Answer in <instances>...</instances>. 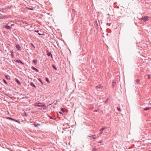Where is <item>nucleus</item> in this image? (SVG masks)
<instances>
[{
    "label": "nucleus",
    "instance_id": "obj_1",
    "mask_svg": "<svg viewBox=\"0 0 151 151\" xmlns=\"http://www.w3.org/2000/svg\"><path fill=\"white\" fill-rule=\"evenodd\" d=\"M35 106H36L39 107H46V105L45 104H42L41 103H36L35 104Z\"/></svg>",
    "mask_w": 151,
    "mask_h": 151
},
{
    "label": "nucleus",
    "instance_id": "obj_2",
    "mask_svg": "<svg viewBox=\"0 0 151 151\" xmlns=\"http://www.w3.org/2000/svg\"><path fill=\"white\" fill-rule=\"evenodd\" d=\"M95 136V135H93L92 136H88V140L92 141V139H96V138L93 137Z\"/></svg>",
    "mask_w": 151,
    "mask_h": 151
},
{
    "label": "nucleus",
    "instance_id": "obj_3",
    "mask_svg": "<svg viewBox=\"0 0 151 151\" xmlns=\"http://www.w3.org/2000/svg\"><path fill=\"white\" fill-rule=\"evenodd\" d=\"M103 88V86L101 85H99L97 86H96L95 87V88L96 89H102Z\"/></svg>",
    "mask_w": 151,
    "mask_h": 151
},
{
    "label": "nucleus",
    "instance_id": "obj_4",
    "mask_svg": "<svg viewBox=\"0 0 151 151\" xmlns=\"http://www.w3.org/2000/svg\"><path fill=\"white\" fill-rule=\"evenodd\" d=\"M94 26L96 27V28H99L98 27V24L97 22V21L96 20H95L94 22Z\"/></svg>",
    "mask_w": 151,
    "mask_h": 151
},
{
    "label": "nucleus",
    "instance_id": "obj_5",
    "mask_svg": "<svg viewBox=\"0 0 151 151\" xmlns=\"http://www.w3.org/2000/svg\"><path fill=\"white\" fill-rule=\"evenodd\" d=\"M14 61L15 62L20 63L22 65H24V63L20 60H15Z\"/></svg>",
    "mask_w": 151,
    "mask_h": 151
},
{
    "label": "nucleus",
    "instance_id": "obj_6",
    "mask_svg": "<svg viewBox=\"0 0 151 151\" xmlns=\"http://www.w3.org/2000/svg\"><path fill=\"white\" fill-rule=\"evenodd\" d=\"M112 87H114L116 85V82L115 80H113L112 82Z\"/></svg>",
    "mask_w": 151,
    "mask_h": 151
},
{
    "label": "nucleus",
    "instance_id": "obj_7",
    "mask_svg": "<svg viewBox=\"0 0 151 151\" xmlns=\"http://www.w3.org/2000/svg\"><path fill=\"white\" fill-rule=\"evenodd\" d=\"M19 22L21 23V24H27V22L25 21H23L22 20H21V21H19Z\"/></svg>",
    "mask_w": 151,
    "mask_h": 151
},
{
    "label": "nucleus",
    "instance_id": "obj_8",
    "mask_svg": "<svg viewBox=\"0 0 151 151\" xmlns=\"http://www.w3.org/2000/svg\"><path fill=\"white\" fill-rule=\"evenodd\" d=\"M16 47L18 49V50L19 51H20L21 50V47L18 44H17L16 45Z\"/></svg>",
    "mask_w": 151,
    "mask_h": 151
},
{
    "label": "nucleus",
    "instance_id": "obj_9",
    "mask_svg": "<svg viewBox=\"0 0 151 151\" xmlns=\"http://www.w3.org/2000/svg\"><path fill=\"white\" fill-rule=\"evenodd\" d=\"M30 85L31 86H32L33 87H34L35 88H36V86L34 84V83L33 82H30Z\"/></svg>",
    "mask_w": 151,
    "mask_h": 151
},
{
    "label": "nucleus",
    "instance_id": "obj_10",
    "mask_svg": "<svg viewBox=\"0 0 151 151\" xmlns=\"http://www.w3.org/2000/svg\"><path fill=\"white\" fill-rule=\"evenodd\" d=\"M106 129V128L105 127H103V128H101L100 130V131L101 132L100 133H99V134H102L103 133V130H104V129Z\"/></svg>",
    "mask_w": 151,
    "mask_h": 151
},
{
    "label": "nucleus",
    "instance_id": "obj_11",
    "mask_svg": "<svg viewBox=\"0 0 151 151\" xmlns=\"http://www.w3.org/2000/svg\"><path fill=\"white\" fill-rule=\"evenodd\" d=\"M31 68L35 70L36 72H38L39 71V70L35 68L33 66H32Z\"/></svg>",
    "mask_w": 151,
    "mask_h": 151
},
{
    "label": "nucleus",
    "instance_id": "obj_12",
    "mask_svg": "<svg viewBox=\"0 0 151 151\" xmlns=\"http://www.w3.org/2000/svg\"><path fill=\"white\" fill-rule=\"evenodd\" d=\"M4 27L6 28L7 29H11L12 28L11 27L8 26H6Z\"/></svg>",
    "mask_w": 151,
    "mask_h": 151
},
{
    "label": "nucleus",
    "instance_id": "obj_13",
    "mask_svg": "<svg viewBox=\"0 0 151 151\" xmlns=\"http://www.w3.org/2000/svg\"><path fill=\"white\" fill-rule=\"evenodd\" d=\"M6 119H8V120H12V121H13L14 120V119H13L12 118H11V117H6Z\"/></svg>",
    "mask_w": 151,
    "mask_h": 151
},
{
    "label": "nucleus",
    "instance_id": "obj_14",
    "mask_svg": "<svg viewBox=\"0 0 151 151\" xmlns=\"http://www.w3.org/2000/svg\"><path fill=\"white\" fill-rule=\"evenodd\" d=\"M34 126L36 127H38L39 126H40V124H37L36 123H34Z\"/></svg>",
    "mask_w": 151,
    "mask_h": 151
},
{
    "label": "nucleus",
    "instance_id": "obj_15",
    "mask_svg": "<svg viewBox=\"0 0 151 151\" xmlns=\"http://www.w3.org/2000/svg\"><path fill=\"white\" fill-rule=\"evenodd\" d=\"M10 52L11 53V56L12 57V58H13L14 57V52L13 51H11Z\"/></svg>",
    "mask_w": 151,
    "mask_h": 151
},
{
    "label": "nucleus",
    "instance_id": "obj_16",
    "mask_svg": "<svg viewBox=\"0 0 151 151\" xmlns=\"http://www.w3.org/2000/svg\"><path fill=\"white\" fill-rule=\"evenodd\" d=\"M33 63H34L35 65H36L37 63V60H33Z\"/></svg>",
    "mask_w": 151,
    "mask_h": 151
},
{
    "label": "nucleus",
    "instance_id": "obj_17",
    "mask_svg": "<svg viewBox=\"0 0 151 151\" xmlns=\"http://www.w3.org/2000/svg\"><path fill=\"white\" fill-rule=\"evenodd\" d=\"M139 21V22H140V21H143L144 22H146L148 21V19H138Z\"/></svg>",
    "mask_w": 151,
    "mask_h": 151
},
{
    "label": "nucleus",
    "instance_id": "obj_18",
    "mask_svg": "<svg viewBox=\"0 0 151 151\" xmlns=\"http://www.w3.org/2000/svg\"><path fill=\"white\" fill-rule=\"evenodd\" d=\"M92 151H97V149L95 147L92 149Z\"/></svg>",
    "mask_w": 151,
    "mask_h": 151
},
{
    "label": "nucleus",
    "instance_id": "obj_19",
    "mask_svg": "<svg viewBox=\"0 0 151 151\" xmlns=\"http://www.w3.org/2000/svg\"><path fill=\"white\" fill-rule=\"evenodd\" d=\"M16 81L17 83H18L19 84V85H21V83H20V82L19 81L18 79H16Z\"/></svg>",
    "mask_w": 151,
    "mask_h": 151
},
{
    "label": "nucleus",
    "instance_id": "obj_20",
    "mask_svg": "<svg viewBox=\"0 0 151 151\" xmlns=\"http://www.w3.org/2000/svg\"><path fill=\"white\" fill-rule=\"evenodd\" d=\"M13 121H14L15 122H17L19 124H21L20 122L19 121H18V120H15V119H14V120Z\"/></svg>",
    "mask_w": 151,
    "mask_h": 151
},
{
    "label": "nucleus",
    "instance_id": "obj_21",
    "mask_svg": "<svg viewBox=\"0 0 151 151\" xmlns=\"http://www.w3.org/2000/svg\"><path fill=\"white\" fill-rule=\"evenodd\" d=\"M52 67L54 69H55L56 70H57V68L56 67V66L55 65H52Z\"/></svg>",
    "mask_w": 151,
    "mask_h": 151
},
{
    "label": "nucleus",
    "instance_id": "obj_22",
    "mask_svg": "<svg viewBox=\"0 0 151 151\" xmlns=\"http://www.w3.org/2000/svg\"><path fill=\"white\" fill-rule=\"evenodd\" d=\"M47 54L48 56H50L51 55V57H52V55L51 53L48 52L47 53Z\"/></svg>",
    "mask_w": 151,
    "mask_h": 151
},
{
    "label": "nucleus",
    "instance_id": "obj_23",
    "mask_svg": "<svg viewBox=\"0 0 151 151\" xmlns=\"http://www.w3.org/2000/svg\"><path fill=\"white\" fill-rule=\"evenodd\" d=\"M149 18V17L148 16H145L144 17V18H143V17L141 18V19H148Z\"/></svg>",
    "mask_w": 151,
    "mask_h": 151
},
{
    "label": "nucleus",
    "instance_id": "obj_24",
    "mask_svg": "<svg viewBox=\"0 0 151 151\" xmlns=\"http://www.w3.org/2000/svg\"><path fill=\"white\" fill-rule=\"evenodd\" d=\"M151 108L150 107H147L144 109V110H147Z\"/></svg>",
    "mask_w": 151,
    "mask_h": 151
},
{
    "label": "nucleus",
    "instance_id": "obj_25",
    "mask_svg": "<svg viewBox=\"0 0 151 151\" xmlns=\"http://www.w3.org/2000/svg\"><path fill=\"white\" fill-rule=\"evenodd\" d=\"M117 110L119 112H121V109L119 107H117Z\"/></svg>",
    "mask_w": 151,
    "mask_h": 151
},
{
    "label": "nucleus",
    "instance_id": "obj_26",
    "mask_svg": "<svg viewBox=\"0 0 151 151\" xmlns=\"http://www.w3.org/2000/svg\"><path fill=\"white\" fill-rule=\"evenodd\" d=\"M109 98H107L106 100L105 101V104H106L107 102L108 101H109Z\"/></svg>",
    "mask_w": 151,
    "mask_h": 151
},
{
    "label": "nucleus",
    "instance_id": "obj_27",
    "mask_svg": "<svg viewBox=\"0 0 151 151\" xmlns=\"http://www.w3.org/2000/svg\"><path fill=\"white\" fill-rule=\"evenodd\" d=\"M30 45L33 47L34 49H35V47L32 43H31Z\"/></svg>",
    "mask_w": 151,
    "mask_h": 151
},
{
    "label": "nucleus",
    "instance_id": "obj_28",
    "mask_svg": "<svg viewBox=\"0 0 151 151\" xmlns=\"http://www.w3.org/2000/svg\"><path fill=\"white\" fill-rule=\"evenodd\" d=\"M38 80L42 84H43V83L42 81L40 79H38Z\"/></svg>",
    "mask_w": 151,
    "mask_h": 151
},
{
    "label": "nucleus",
    "instance_id": "obj_29",
    "mask_svg": "<svg viewBox=\"0 0 151 151\" xmlns=\"http://www.w3.org/2000/svg\"><path fill=\"white\" fill-rule=\"evenodd\" d=\"M139 81L140 80L139 79H137L135 81L137 83H138Z\"/></svg>",
    "mask_w": 151,
    "mask_h": 151
},
{
    "label": "nucleus",
    "instance_id": "obj_30",
    "mask_svg": "<svg viewBox=\"0 0 151 151\" xmlns=\"http://www.w3.org/2000/svg\"><path fill=\"white\" fill-rule=\"evenodd\" d=\"M3 81L5 84H7V82H6V81L4 79Z\"/></svg>",
    "mask_w": 151,
    "mask_h": 151
},
{
    "label": "nucleus",
    "instance_id": "obj_31",
    "mask_svg": "<svg viewBox=\"0 0 151 151\" xmlns=\"http://www.w3.org/2000/svg\"><path fill=\"white\" fill-rule=\"evenodd\" d=\"M61 110L63 112H65V111L63 108H61Z\"/></svg>",
    "mask_w": 151,
    "mask_h": 151
},
{
    "label": "nucleus",
    "instance_id": "obj_32",
    "mask_svg": "<svg viewBox=\"0 0 151 151\" xmlns=\"http://www.w3.org/2000/svg\"><path fill=\"white\" fill-rule=\"evenodd\" d=\"M5 76V77H6V78L7 79H9V80L10 79V78H8V77H9V76Z\"/></svg>",
    "mask_w": 151,
    "mask_h": 151
},
{
    "label": "nucleus",
    "instance_id": "obj_33",
    "mask_svg": "<svg viewBox=\"0 0 151 151\" xmlns=\"http://www.w3.org/2000/svg\"><path fill=\"white\" fill-rule=\"evenodd\" d=\"M46 81L47 82H49V80H48V79L47 78H46Z\"/></svg>",
    "mask_w": 151,
    "mask_h": 151
},
{
    "label": "nucleus",
    "instance_id": "obj_34",
    "mask_svg": "<svg viewBox=\"0 0 151 151\" xmlns=\"http://www.w3.org/2000/svg\"><path fill=\"white\" fill-rule=\"evenodd\" d=\"M38 34L39 35H44V34H41L40 33H38Z\"/></svg>",
    "mask_w": 151,
    "mask_h": 151
},
{
    "label": "nucleus",
    "instance_id": "obj_35",
    "mask_svg": "<svg viewBox=\"0 0 151 151\" xmlns=\"http://www.w3.org/2000/svg\"><path fill=\"white\" fill-rule=\"evenodd\" d=\"M35 32H38H38H39V30H35Z\"/></svg>",
    "mask_w": 151,
    "mask_h": 151
},
{
    "label": "nucleus",
    "instance_id": "obj_36",
    "mask_svg": "<svg viewBox=\"0 0 151 151\" xmlns=\"http://www.w3.org/2000/svg\"><path fill=\"white\" fill-rule=\"evenodd\" d=\"M98 111V110H96L94 111V112H97V111Z\"/></svg>",
    "mask_w": 151,
    "mask_h": 151
},
{
    "label": "nucleus",
    "instance_id": "obj_37",
    "mask_svg": "<svg viewBox=\"0 0 151 151\" xmlns=\"http://www.w3.org/2000/svg\"><path fill=\"white\" fill-rule=\"evenodd\" d=\"M28 9H29L30 10H33V9H31V8H28Z\"/></svg>",
    "mask_w": 151,
    "mask_h": 151
},
{
    "label": "nucleus",
    "instance_id": "obj_38",
    "mask_svg": "<svg viewBox=\"0 0 151 151\" xmlns=\"http://www.w3.org/2000/svg\"><path fill=\"white\" fill-rule=\"evenodd\" d=\"M102 142V141H99V143H101V142Z\"/></svg>",
    "mask_w": 151,
    "mask_h": 151
},
{
    "label": "nucleus",
    "instance_id": "obj_39",
    "mask_svg": "<svg viewBox=\"0 0 151 151\" xmlns=\"http://www.w3.org/2000/svg\"><path fill=\"white\" fill-rule=\"evenodd\" d=\"M150 78V75H149L148 76V79H149Z\"/></svg>",
    "mask_w": 151,
    "mask_h": 151
},
{
    "label": "nucleus",
    "instance_id": "obj_40",
    "mask_svg": "<svg viewBox=\"0 0 151 151\" xmlns=\"http://www.w3.org/2000/svg\"><path fill=\"white\" fill-rule=\"evenodd\" d=\"M50 118L51 119H52V117H51V116H50Z\"/></svg>",
    "mask_w": 151,
    "mask_h": 151
},
{
    "label": "nucleus",
    "instance_id": "obj_41",
    "mask_svg": "<svg viewBox=\"0 0 151 151\" xmlns=\"http://www.w3.org/2000/svg\"><path fill=\"white\" fill-rule=\"evenodd\" d=\"M55 104V105H56V104H57V103H55V104Z\"/></svg>",
    "mask_w": 151,
    "mask_h": 151
},
{
    "label": "nucleus",
    "instance_id": "obj_42",
    "mask_svg": "<svg viewBox=\"0 0 151 151\" xmlns=\"http://www.w3.org/2000/svg\"><path fill=\"white\" fill-rule=\"evenodd\" d=\"M60 114H62V113L61 112H60Z\"/></svg>",
    "mask_w": 151,
    "mask_h": 151
},
{
    "label": "nucleus",
    "instance_id": "obj_43",
    "mask_svg": "<svg viewBox=\"0 0 151 151\" xmlns=\"http://www.w3.org/2000/svg\"><path fill=\"white\" fill-rule=\"evenodd\" d=\"M1 14V13H0V15Z\"/></svg>",
    "mask_w": 151,
    "mask_h": 151
}]
</instances>
